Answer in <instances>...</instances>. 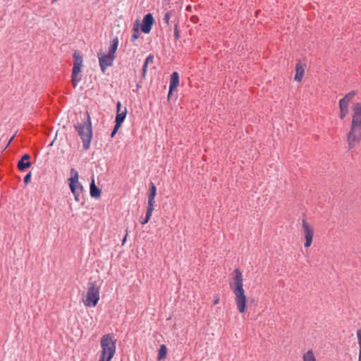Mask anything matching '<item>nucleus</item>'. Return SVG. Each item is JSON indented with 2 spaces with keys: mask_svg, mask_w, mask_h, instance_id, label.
I'll list each match as a JSON object with an SVG mask.
<instances>
[{
  "mask_svg": "<svg viewBox=\"0 0 361 361\" xmlns=\"http://www.w3.org/2000/svg\"><path fill=\"white\" fill-rule=\"evenodd\" d=\"M233 282L231 283V289L235 296V303L238 310L244 314L246 309V296L243 289V274L238 269L233 272Z\"/></svg>",
  "mask_w": 361,
  "mask_h": 361,
  "instance_id": "f03ea898",
  "label": "nucleus"
},
{
  "mask_svg": "<svg viewBox=\"0 0 361 361\" xmlns=\"http://www.w3.org/2000/svg\"><path fill=\"white\" fill-rule=\"evenodd\" d=\"M99 300V289L97 286L96 282L89 283L86 299L85 304L88 307H94Z\"/></svg>",
  "mask_w": 361,
  "mask_h": 361,
  "instance_id": "0eeeda50",
  "label": "nucleus"
},
{
  "mask_svg": "<svg viewBox=\"0 0 361 361\" xmlns=\"http://www.w3.org/2000/svg\"><path fill=\"white\" fill-rule=\"evenodd\" d=\"M149 191H150V192L148 196L147 205L154 207V198H155L156 193H157V188L154 185V184L152 183H151V184H150Z\"/></svg>",
  "mask_w": 361,
  "mask_h": 361,
  "instance_id": "2eb2a0df",
  "label": "nucleus"
},
{
  "mask_svg": "<svg viewBox=\"0 0 361 361\" xmlns=\"http://www.w3.org/2000/svg\"><path fill=\"white\" fill-rule=\"evenodd\" d=\"M121 124H122L121 123L116 122V124L114 126L113 130H114L115 132L117 133V131L119 129V128L121 127Z\"/></svg>",
  "mask_w": 361,
  "mask_h": 361,
  "instance_id": "7c9ffc66",
  "label": "nucleus"
},
{
  "mask_svg": "<svg viewBox=\"0 0 361 361\" xmlns=\"http://www.w3.org/2000/svg\"><path fill=\"white\" fill-rule=\"evenodd\" d=\"M121 124H122L121 123L116 122V124L114 126L113 130H114L115 132L117 133V131L119 129V128L121 127Z\"/></svg>",
  "mask_w": 361,
  "mask_h": 361,
  "instance_id": "2f4dec72",
  "label": "nucleus"
},
{
  "mask_svg": "<svg viewBox=\"0 0 361 361\" xmlns=\"http://www.w3.org/2000/svg\"><path fill=\"white\" fill-rule=\"evenodd\" d=\"M303 361H317L312 350H309L302 356Z\"/></svg>",
  "mask_w": 361,
  "mask_h": 361,
  "instance_id": "5701e85b",
  "label": "nucleus"
},
{
  "mask_svg": "<svg viewBox=\"0 0 361 361\" xmlns=\"http://www.w3.org/2000/svg\"><path fill=\"white\" fill-rule=\"evenodd\" d=\"M90 196L94 198H98L101 195V190L95 185L94 179H92L90 183Z\"/></svg>",
  "mask_w": 361,
  "mask_h": 361,
  "instance_id": "a211bd4d",
  "label": "nucleus"
},
{
  "mask_svg": "<svg viewBox=\"0 0 361 361\" xmlns=\"http://www.w3.org/2000/svg\"><path fill=\"white\" fill-rule=\"evenodd\" d=\"M127 235H128V234L126 235V236L123 240V245L124 244L125 241L126 240Z\"/></svg>",
  "mask_w": 361,
  "mask_h": 361,
  "instance_id": "f704fd0d",
  "label": "nucleus"
},
{
  "mask_svg": "<svg viewBox=\"0 0 361 361\" xmlns=\"http://www.w3.org/2000/svg\"><path fill=\"white\" fill-rule=\"evenodd\" d=\"M153 210H154L153 207H150V206L147 205L145 217L141 221V224L142 225L146 224L149 221V220L150 219V217L152 216Z\"/></svg>",
  "mask_w": 361,
  "mask_h": 361,
  "instance_id": "4be33fe9",
  "label": "nucleus"
},
{
  "mask_svg": "<svg viewBox=\"0 0 361 361\" xmlns=\"http://www.w3.org/2000/svg\"><path fill=\"white\" fill-rule=\"evenodd\" d=\"M302 228L304 229V235L305 238V247H308L311 245L313 238V230L305 219L302 220Z\"/></svg>",
  "mask_w": 361,
  "mask_h": 361,
  "instance_id": "9d476101",
  "label": "nucleus"
},
{
  "mask_svg": "<svg viewBox=\"0 0 361 361\" xmlns=\"http://www.w3.org/2000/svg\"><path fill=\"white\" fill-rule=\"evenodd\" d=\"M30 156L28 154H25L21 159L18 163V169L23 171L31 166V162L30 161Z\"/></svg>",
  "mask_w": 361,
  "mask_h": 361,
  "instance_id": "f8f14e48",
  "label": "nucleus"
},
{
  "mask_svg": "<svg viewBox=\"0 0 361 361\" xmlns=\"http://www.w3.org/2000/svg\"><path fill=\"white\" fill-rule=\"evenodd\" d=\"M78 135L82 142V148L84 150L90 149V142L92 139V122L89 114L87 113V119L78 123L75 126Z\"/></svg>",
  "mask_w": 361,
  "mask_h": 361,
  "instance_id": "20e7f679",
  "label": "nucleus"
},
{
  "mask_svg": "<svg viewBox=\"0 0 361 361\" xmlns=\"http://www.w3.org/2000/svg\"><path fill=\"white\" fill-rule=\"evenodd\" d=\"M154 23L153 15L150 13H147L144 16L142 20L141 30L145 34L150 32L152 27Z\"/></svg>",
  "mask_w": 361,
  "mask_h": 361,
  "instance_id": "1a4fd4ad",
  "label": "nucleus"
},
{
  "mask_svg": "<svg viewBox=\"0 0 361 361\" xmlns=\"http://www.w3.org/2000/svg\"><path fill=\"white\" fill-rule=\"evenodd\" d=\"M174 37L176 40H178L180 38L179 32L178 30V25L176 24L174 26Z\"/></svg>",
  "mask_w": 361,
  "mask_h": 361,
  "instance_id": "cd10ccee",
  "label": "nucleus"
},
{
  "mask_svg": "<svg viewBox=\"0 0 361 361\" xmlns=\"http://www.w3.org/2000/svg\"><path fill=\"white\" fill-rule=\"evenodd\" d=\"M179 75L177 72H173L171 75L170 79V85H169V92L168 94V98L170 97L172 92L177 88L179 85Z\"/></svg>",
  "mask_w": 361,
  "mask_h": 361,
  "instance_id": "9b49d317",
  "label": "nucleus"
},
{
  "mask_svg": "<svg viewBox=\"0 0 361 361\" xmlns=\"http://www.w3.org/2000/svg\"><path fill=\"white\" fill-rule=\"evenodd\" d=\"M295 71H296V73L295 75V80L296 81L300 82V81H301V80L304 75V73H305L304 67L300 63H298L296 64Z\"/></svg>",
  "mask_w": 361,
  "mask_h": 361,
  "instance_id": "dca6fc26",
  "label": "nucleus"
},
{
  "mask_svg": "<svg viewBox=\"0 0 361 361\" xmlns=\"http://www.w3.org/2000/svg\"><path fill=\"white\" fill-rule=\"evenodd\" d=\"M355 94V92L354 91L349 92L343 98L340 99L339 103L346 105V106H348L350 102L353 99Z\"/></svg>",
  "mask_w": 361,
  "mask_h": 361,
  "instance_id": "aec40b11",
  "label": "nucleus"
},
{
  "mask_svg": "<svg viewBox=\"0 0 361 361\" xmlns=\"http://www.w3.org/2000/svg\"><path fill=\"white\" fill-rule=\"evenodd\" d=\"M347 138L350 149L361 141V103H356L354 106L351 127Z\"/></svg>",
  "mask_w": 361,
  "mask_h": 361,
  "instance_id": "f257e3e1",
  "label": "nucleus"
},
{
  "mask_svg": "<svg viewBox=\"0 0 361 361\" xmlns=\"http://www.w3.org/2000/svg\"><path fill=\"white\" fill-rule=\"evenodd\" d=\"M140 22H139V20H137L133 24V29H132L133 33H132L131 38H130V41L134 45H137L135 44V41L139 38V37L140 35Z\"/></svg>",
  "mask_w": 361,
  "mask_h": 361,
  "instance_id": "ddd939ff",
  "label": "nucleus"
},
{
  "mask_svg": "<svg viewBox=\"0 0 361 361\" xmlns=\"http://www.w3.org/2000/svg\"><path fill=\"white\" fill-rule=\"evenodd\" d=\"M340 117L343 119L348 113V106L339 103Z\"/></svg>",
  "mask_w": 361,
  "mask_h": 361,
  "instance_id": "a878e982",
  "label": "nucleus"
},
{
  "mask_svg": "<svg viewBox=\"0 0 361 361\" xmlns=\"http://www.w3.org/2000/svg\"><path fill=\"white\" fill-rule=\"evenodd\" d=\"M357 337L360 348L358 361H361V329L357 331Z\"/></svg>",
  "mask_w": 361,
  "mask_h": 361,
  "instance_id": "bb28decb",
  "label": "nucleus"
},
{
  "mask_svg": "<svg viewBox=\"0 0 361 361\" xmlns=\"http://www.w3.org/2000/svg\"><path fill=\"white\" fill-rule=\"evenodd\" d=\"M116 134V132H115L114 130H112V132L111 133V137H114Z\"/></svg>",
  "mask_w": 361,
  "mask_h": 361,
  "instance_id": "473e14b6",
  "label": "nucleus"
},
{
  "mask_svg": "<svg viewBox=\"0 0 361 361\" xmlns=\"http://www.w3.org/2000/svg\"><path fill=\"white\" fill-rule=\"evenodd\" d=\"M73 67L72 69L71 82L73 87H76L82 80V68L83 66V58L79 51H75L73 55Z\"/></svg>",
  "mask_w": 361,
  "mask_h": 361,
  "instance_id": "39448f33",
  "label": "nucleus"
},
{
  "mask_svg": "<svg viewBox=\"0 0 361 361\" xmlns=\"http://www.w3.org/2000/svg\"><path fill=\"white\" fill-rule=\"evenodd\" d=\"M57 0H52V2H56Z\"/></svg>",
  "mask_w": 361,
  "mask_h": 361,
  "instance_id": "c9c22d12",
  "label": "nucleus"
},
{
  "mask_svg": "<svg viewBox=\"0 0 361 361\" xmlns=\"http://www.w3.org/2000/svg\"><path fill=\"white\" fill-rule=\"evenodd\" d=\"M71 178H69V188L78 202L82 203L84 201L83 187L78 181V173L74 169L71 170Z\"/></svg>",
  "mask_w": 361,
  "mask_h": 361,
  "instance_id": "423d86ee",
  "label": "nucleus"
},
{
  "mask_svg": "<svg viewBox=\"0 0 361 361\" xmlns=\"http://www.w3.org/2000/svg\"><path fill=\"white\" fill-rule=\"evenodd\" d=\"M153 62H154V56L152 55V54H149L145 59V61L144 64H143L142 68V76L143 78H145V75H146V73H147V71L148 65L150 64V63H152Z\"/></svg>",
  "mask_w": 361,
  "mask_h": 361,
  "instance_id": "f3484780",
  "label": "nucleus"
},
{
  "mask_svg": "<svg viewBox=\"0 0 361 361\" xmlns=\"http://www.w3.org/2000/svg\"><path fill=\"white\" fill-rule=\"evenodd\" d=\"M175 14L174 11H168L165 13L164 18H163V22L167 25V26H170V19L172 16H173Z\"/></svg>",
  "mask_w": 361,
  "mask_h": 361,
  "instance_id": "b1692460",
  "label": "nucleus"
},
{
  "mask_svg": "<svg viewBox=\"0 0 361 361\" xmlns=\"http://www.w3.org/2000/svg\"><path fill=\"white\" fill-rule=\"evenodd\" d=\"M219 298L216 299L214 301V305H216L219 303Z\"/></svg>",
  "mask_w": 361,
  "mask_h": 361,
  "instance_id": "72a5a7b5",
  "label": "nucleus"
},
{
  "mask_svg": "<svg viewBox=\"0 0 361 361\" xmlns=\"http://www.w3.org/2000/svg\"><path fill=\"white\" fill-rule=\"evenodd\" d=\"M31 176H31V173H30H30H28L27 174H26V176H25V178H24V183H25V184H28V183L30 182V180H31Z\"/></svg>",
  "mask_w": 361,
  "mask_h": 361,
  "instance_id": "c85d7f7f",
  "label": "nucleus"
},
{
  "mask_svg": "<svg viewBox=\"0 0 361 361\" xmlns=\"http://www.w3.org/2000/svg\"><path fill=\"white\" fill-rule=\"evenodd\" d=\"M101 353L99 361H111L116 349V339L113 334H106L100 340Z\"/></svg>",
  "mask_w": 361,
  "mask_h": 361,
  "instance_id": "7ed1b4c3",
  "label": "nucleus"
},
{
  "mask_svg": "<svg viewBox=\"0 0 361 361\" xmlns=\"http://www.w3.org/2000/svg\"><path fill=\"white\" fill-rule=\"evenodd\" d=\"M122 106L121 102H118L116 104V114L122 112Z\"/></svg>",
  "mask_w": 361,
  "mask_h": 361,
  "instance_id": "c756f323",
  "label": "nucleus"
},
{
  "mask_svg": "<svg viewBox=\"0 0 361 361\" xmlns=\"http://www.w3.org/2000/svg\"><path fill=\"white\" fill-rule=\"evenodd\" d=\"M167 354V348L165 345H161L159 350L158 360H161L166 358Z\"/></svg>",
  "mask_w": 361,
  "mask_h": 361,
  "instance_id": "393cba45",
  "label": "nucleus"
},
{
  "mask_svg": "<svg viewBox=\"0 0 361 361\" xmlns=\"http://www.w3.org/2000/svg\"><path fill=\"white\" fill-rule=\"evenodd\" d=\"M127 114V109L124 107L122 112L116 114L115 122L123 123Z\"/></svg>",
  "mask_w": 361,
  "mask_h": 361,
  "instance_id": "412c9836",
  "label": "nucleus"
},
{
  "mask_svg": "<svg viewBox=\"0 0 361 361\" xmlns=\"http://www.w3.org/2000/svg\"><path fill=\"white\" fill-rule=\"evenodd\" d=\"M118 43H119V41H118V37H115L111 40V44L109 48L108 54H109L111 56H115V53L117 50Z\"/></svg>",
  "mask_w": 361,
  "mask_h": 361,
  "instance_id": "6ab92c4d",
  "label": "nucleus"
},
{
  "mask_svg": "<svg viewBox=\"0 0 361 361\" xmlns=\"http://www.w3.org/2000/svg\"><path fill=\"white\" fill-rule=\"evenodd\" d=\"M114 59L115 56H111L102 52L98 54L99 63L103 73H105L107 67L113 65Z\"/></svg>",
  "mask_w": 361,
  "mask_h": 361,
  "instance_id": "6e6552de",
  "label": "nucleus"
},
{
  "mask_svg": "<svg viewBox=\"0 0 361 361\" xmlns=\"http://www.w3.org/2000/svg\"><path fill=\"white\" fill-rule=\"evenodd\" d=\"M65 126H63V128L61 130H58L56 133V137L54 141L51 143V145H53L54 142H56L58 139H59V145H64L65 141L67 139V135L65 133Z\"/></svg>",
  "mask_w": 361,
  "mask_h": 361,
  "instance_id": "4468645a",
  "label": "nucleus"
}]
</instances>
